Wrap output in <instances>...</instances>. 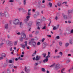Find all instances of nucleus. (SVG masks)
Masks as SVG:
<instances>
[{
    "label": "nucleus",
    "mask_w": 73,
    "mask_h": 73,
    "mask_svg": "<svg viewBox=\"0 0 73 73\" xmlns=\"http://www.w3.org/2000/svg\"><path fill=\"white\" fill-rule=\"evenodd\" d=\"M19 21L18 19H15L13 22V24L16 25H19Z\"/></svg>",
    "instance_id": "1"
},
{
    "label": "nucleus",
    "mask_w": 73,
    "mask_h": 73,
    "mask_svg": "<svg viewBox=\"0 0 73 73\" xmlns=\"http://www.w3.org/2000/svg\"><path fill=\"white\" fill-rule=\"evenodd\" d=\"M40 58H41V56H38V55H37L36 56V58L34 57L33 58V60H36V61H38L40 59Z\"/></svg>",
    "instance_id": "2"
},
{
    "label": "nucleus",
    "mask_w": 73,
    "mask_h": 73,
    "mask_svg": "<svg viewBox=\"0 0 73 73\" xmlns=\"http://www.w3.org/2000/svg\"><path fill=\"white\" fill-rule=\"evenodd\" d=\"M25 44H23L21 45L22 47L24 49H25V47H27V45L28 44V43L27 41H25Z\"/></svg>",
    "instance_id": "3"
},
{
    "label": "nucleus",
    "mask_w": 73,
    "mask_h": 73,
    "mask_svg": "<svg viewBox=\"0 0 73 73\" xmlns=\"http://www.w3.org/2000/svg\"><path fill=\"white\" fill-rule=\"evenodd\" d=\"M22 37L25 39L26 38V34L24 33H22L21 34Z\"/></svg>",
    "instance_id": "4"
},
{
    "label": "nucleus",
    "mask_w": 73,
    "mask_h": 73,
    "mask_svg": "<svg viewBox=\"0 0 73 73\" xmlns=\"http://www.w3.org/2000/svg\"><path fill=\"white\" fill-rule=\"evenodd\" d=\"M60 66L59 65V64H58L56 66V67H55V69L56 70L58 69H59V68H60Z\"/></svg>",
    "instance_id": "5"
},
{
    "label": "nucleus",
    "mask_w": 73,
    "mask_h": 73,
    "mask_svg": "<svg viewBox=\"0 0 73 73\" xmlns=\"http://www.w3.org/2000/svg\"><path fill=\"white\" fill-rule=\"evenodd\" d=\"M32 45H33V47H35L36 45V42L35 41H33Z\"/></svg>",
    "instance_id": "6"
},
{
    "label": "nucleus",
    "mask_w": 73,
    "mask_h": 73,
    "mask_svg": "<svg viewBox=\"0 0 73 73\" xmlns=\"http://www.w3.org/2000/svg\"><path fill=\"white\" fill-rule=\"evenodd\" d=\"M48 59H47L46 58L44 59L43 61V62L44 63H46L48 62Z\"/></svg>",
    "instance_id": "7"
},
{
    "label": "nucleus",
    "mask_w": 73,
    "mask_h": 73,
    "mask_svg": "<svg viewBox=\"0 0 73 73\" xmlns=\"http://www.w3.org/2000/svg\"><path fill=\"white\" fill-rule=\"evenodd\" d=\"M5 15L6 17L7 18L9 17V15L7 12H6L5 13Z\"/></svg>",
    "instance_id": "8"
},
{
    "label": "nucleus",
    "mask_w": 73,
    "mask_h": 73,
    "mask_svg": "<svg viewBox=\"0 0 73 73\" xmlns=\"http://www.w3.org/2000/svg\"><path fill=\"white\" fill-rule=\"evenodd\" d=\"M21 58V56H19V57L18 58H17L15 59V60L16 61H18V59L19 60H23V58Z\"/></svg>",
    "instance_id": "9"
},
{
    "label": "nucleus",
    "mask_w": 73,
    "mask_h": 73,
    "mask_svg": "<svg viewBox=\"0 0 73 73\" xmlns=\"http://www.w3.org/2000/svg\"><path fill=\"white\" fill-rule=\"evenodd\" d=\"M25 70L27 72V73H29V69H27V68L26 67H25Z\"/></svg>",
    "instance_id": "10"
},
{
    "label": "nucleus",
    "mask_w": 73,
    "mask_h": 73,
    "mask_svg": "<svg viewBox=\"0 0 73 73\" xmlns=\"http://www.w3.org/2000/svg\"><path fill=\"white\" fill-rule=\"evenodd\" d=\"M29 21V19H25L24 20V21L25 23H26V25L27 26V25H28V22Z\"/></svg>",
    "instance_id": "11"
},
{
    "label": "nucleus",
    "mask_w": 73,
    "mask_h": 73,
    "mask_svg": "<svg viewBox=\"0 0 73 73\" xmlns=\"http://www.w3.org/2000/svg\"><path fill=\"white\" fill-rule=\"evenodd\" d=\"M63 18L64 19H67V16L66 15L62 14Z\"/></svg>",
    "instance_id": "12"
},
{
    "label": "nucleus",
    "mask_w": 73,
    "mask_h": 73,
    "mask_svg": "<svg viewBox=\"0 0 73 73\" xmlns=\"http://www.w3.org/2000/svg\"><path fill=\"white\" fill-rule=\"evenodd\" d=\"M20 27L21 28L23 27V24L22 22H21L19 23Z\"/></svg>",
    "instance_id": "13"
},
{
    "label": "nucleus",
    "mask_w": 73,
    "mask_h": 73,
    "mask_svg": "<svg viewBox=\"0 0 73 73\" xmlns=\"http://www.w3.org/2000/svg\"><path fill=\"white\" fill-rule=\"evenodd\" d=\"M18 42V40H17L14 42V45L15 46L17 45V44Z\"/></svg>",
    "instance_id": "14"
},
{
    "label": "nucleus",
    "mask_w": 73,
    "mask_h": 73,
    "mask_svg": "<svg viewBox=\"0 0 73 73\" xmlns=\"http://www.w3.org/2000/svg\"><path fill=\"white\" fill-rule=\"evenodd\" d=\"M1 56L3 57H6V54L5 53H3L1 54Z\"/></svg>",
    "instance_id": "15"
},
{
    "label": "nucleus",
    "mask_w": 73,
    "mask_h": 73,
    "mask_svg": "<svg viewBox=\"0 0 73 73\" xmlns=\"http://www.w3.org/2000/svg\"><path fill=\"white\" fill-rule=\"evenodd\" d=\"M32 23H33V22L32 21H30L28 24V25L29 26H31V25H32Z\"/></svg>",
    "instance_id": "16"
},
{
    "label": "nucleus",
    "mask_w": 73,
    "mask_h": 73,
    "mask_svg": "<svg viewBox=\"0 0 73 73\" xmlns=\"http://www.w3.org/2000/svg\"><path fill=\"white\" fill-rule=\"evenodd\" d=\"M19 40L21 41V42H22L23 40V37H21L19 38Z\"/></svg>",
    "instance_id": "17"
},
{
    "label": "nucleus",
    "mask_w": 73,
    "mask_h": 73,
    "mask_svg": "<svg viewBox=\"0 0 73 73\" xmlns=\"http://www.w3.org/2000/svg\"><path fill=\"white\" fill-rule=\"evenodd\" d=\"M41 24V23L40 22H38L36 23V24L37 26H38L40 24Z\"/></svg>",
    "instance_id": "18"
},
{
    "label": "nucleus",
    "mask_w": 73,
    "mask_h": 73,
    "mask_svg": "<svg viewBox=\"0 0 73 73\" xmlns=\"http://www.w3.org/2000/svg\"><path fill=\"white\" fill-rule=\"evenodd\" d=\"M7 73H11V71L9 69H7Z\"/></svg>",
    "instance_id": "19"
},
{
    "label": "nucleus",
    "mask_w": 73,
    "mask_h": 73,
    "mask_svg": "<svg viewBox=\"0 0 73 73\" xmlns=\"http://www.w3.org/2000/svg\"><path fill=\"white\" fill-rule=\"evenodd\" d=\"M61 2H59L57 3V5L59 6L60 7L61 4Z\"/></svg>",
    "instance_id": "20"
},
{
    "label": "nucleus",
    "mask_w": 73,
    "mask_h": 73,
    "mask_svg": "<svg viewBox=\"0 0 73 73\" xmlns=\"http://www.w3.org/2000/svg\"><path fill=\"white\" fill-rule=\"evenodd\" d=\"M32 42H33L32 41V40H30L29 41V45L32 44Z\"/></svg>",
    "instance_id": "21"
},
{
    "label": "nucleus",
    "mask_w": 73,
    "mask_h": 73,
    "mask_svg": "<svg viewBox=\"0 0 73 73\" xmlns=\"http://www.w3.org/2000/svg\"><path fill=\"white\" fill-rule=\"evenodd\" d=\"M23 8H19L18 9V10L19 11H21L22 10H23Z\"/></svg>",
    "instance_id": "22"
},
{
    "label": "nucleus",
    "mask_w": 73,
    "mask_h": 73,
    "mask_svg": "<svg viewBox=\"0 0 73 73\" xmlns=\"http://www.w3.org/2000/svg\"><path fill=\"white\" fill-rule=\"evenodd\" d=\"M41 70L43 72H45V69L43 68H42Z\"/></svg>",
    "instance_id": "23"
},
{
    "label": "nucleus",
    "mask_w": 73,
    "mask_h": 73,
    "mask_svg": "<svg viewBox=\"0 0 73 73\" xmlns=\"http://www.w3.org/2000/svg\"><path fill=\"white\" fill-rule=\"evenodd\" d=\"M5 15L4 13H0V16H3Z\"/></svg>",
    "instance_id": "24"
},
{
    "label": "nucleus",
    "mask_w": 73,
    "mask_h": 73,
    "mask_svg": "<svg viewBox=\"0 0 73 73\" xmlns=\"http://www.w3.org/2000/svg\"><path fill=\"white\" fill-rule=\"evenodd\" d=\"M4 44V43L3 42H1L0 44V48H1L2 46H3Z\"/></svg>",
    "instance_id": "25"
},
{
    "label": "nucleus",
    "mask_w": 73,
    "mask_h": 73,
    "mask_svg": "<svg viewBox=\"0 0 73 73\" xmlns=\"http://www.w3.org/2000/svg\"><path fill=\"white\" fill-rule=\"evenodd\" d=\"M38 4L39 5H41V1H39L38 2Z\"/></svg>",
    "instance_id": "26"
},
{
    "label": "nucleus",
    "mask_w": 73,
    "mask_h": 73,
    "mask_svg": "<svg viewBox=\"0 0 73 73\" xmlns=\"http://www.w3.org/2000/svg\"><path fill=\"white\" fill-rule=\"evenodd\" d=\"M8 27V24H7L5 26V28L6 29H7Z\"/></svg>",
    "instance_id": "27"
},
{
    "label": "nucleus",
    "mask_w": 73,
    "mask_h": 73,
    "mask_svg": "<svg viewBox=\"0 0 73 73\" xmlns=\"http://www.w3.org/2000/svg\"><path fill=\"white\" fill-rule=\"evenodd\" d=\"M23 4L24 5H26V0H23Z\"/></svg>",
    "instance_id": "28"
},
{
    "label": "nucleus",
    "mask_w": 73,
    "mask_h": 73,
    "mask_svg": "<svg viewBox=\"0 0 73 73\" xmlns=\"http://www.w3.org/2000/svg\"><path fill=\"white\" fill-rule=\"evenodd\" d=\"M49 5H50V7H52V3H49Z\"/></svg>",
    "instance_id": "29"
},
{
    "label": "nucleus",
    "mask_w": 73,
    "mask_h": 73,
    "mask_svg": "<svg viewBox=\"0 0 73 73\" xmlns=\"http://www.w3.org/2000/svg\"><path fill=\"white\" fill-rule=\"evenodd\" d=\"M38 21H39L40 22V23H42V21H43L42 20V19H38Z\"/></svg>",
    "instance_id": "30"
},
{
    "label": "nucleus",
    "mask_w": 73,
    "mask_h": 73,
    "mask_svg": "<svg viewBox=\"0 0 73 73\" xmlns=\"http://www.w3.org/2000/svg\"><path fill=\"white\" fill-rule=\"evenodd\" d=\"M46 53H43L42 54V55L44 57H45V56H46Z\"/></svg>",
    "instance_id": "31"
},
{
    "label": "nucleus",
    "mask_w": 73,
    "mask_h": 73,
    "mask_svg": "<svg viewBox=\"0 0 73 73\" xmlns=\"http://www.w3.org/2000/svg\"><path fill=\"white\" fill-rule=\"evenodd\" d=\"M46 20V18L44 17H43L42 20L43 21H45Z\"/></svg>",
    "instance_id": "32"
},
{
    "label": "nucleus",
    "mask_w": 73,
    "mask_h": 73,
    "mask_svg": "<svg viewBox=\"0 0 73 73\" xmlns=\"http://www.w3.org/2000/svg\"><path fill=\"white\" fill-rule=\"evenodd\" d=\"M69 42L70 44H72V42L71 40H70L69 41Z\"/></svg>",
    "instance_id": "33"
},
{
    "label": "nucleus",
    "mask_w": 73,
    "mask_h": 73,
    "mask_svg": "<svg viewBox=\"0 0 73 73\" xmlns=\"http://www.w3.org/2000/svg\"><path fill=\"white\" fill-rule=\"evenodd\" d=\"M31 17V16H27V17H26V18L27 19H28V20H29V18H30V17Z\"/></svg>",
    "instance_id": "34"
},
{
    "label": "nucleus",
    "mask_w": 73,
    "mask_h": 73,
    "mask_svg": "<svg viewBox=\"0 0 73 73\" xmlns=\"http://www.w3.org/2000/svg\"><path fill=\"white\" fill-rule=\"evenodd\" d=\"M14 62V60H13V61L11 60H9V62L10 63H12L13 62Z\"/></svg>",
    "instance_id": "35"
},
{
    "label": "nucleus",
    "mask_w": 73,
    "mask_h": 73,
    "mask_svg": "<svg viewBox=\"0 0 73 73\" xmlns=\"http://www.w3.org/2000/svg\"><path fill=\"white\" fill-rule=\"evenodd\" d=\"M59 45L60 46H62V42H59Z\"/></svg>",
    "instance_id": "36"
},
{
    "label": "nucleus",
    "mask_w": 73,
    "mask_h": 73,
    "mask_svg": "<svg viewBox=\"0 0 73 73\" xmlns=\"http://www.w3.org/2000/svg\"><path fill=\"white\" fill-rule=\"evenodd\" d=\"M9 43H10V42L9 41V40H7V41L6 43H7V45L9 44Z\"/></svg>",
    "instance_id": "37"
},
{
    "label": "nucleus",
    "mask_w": 73,
    "mask_h": 73,
    "mask_svg": "<svg viewBox=\"0 0 73 73\" xmlns=\"http://www.w3.org/2000/svg\"><path fill=\"white\" fill-rule=\"evenodd\" d=\"M72 10H69L68 11V13H72Z\"/></svg>",
    "instance_id": "38"
},
{
    "label": "nucleus",
    "mask_w": 73,
    "mask_h": 73,
    "mask_svg": "<svg viewBox=\"0 0 73 73\" xmlns=\"http://www.w3.org/2000/svg\"><path fill=\"white\" fill-rule=\"evenodd\" d=\"M29 37L31 38L32 37V34H29Z\"/></svg>",
    "instance_id": "39"
},
{
    "label": "nucleus",
    "mask_w": 73,
    "mask_h": 73,
    "mask_svg": "<svg viewBox=\"0 0 73 73\" xmlns=\"http://www.w3.org/2000/svg\"><path fill=\"white\" fill-rule=\"evenodd\" d=\"M50 57V56L49 55H48V56H46V58L47 59H48V58H49Z\"/></svg>",
    "instance_id": "40"
},
{
    "label": "nucleus",
    "mask_w": 73,
    "mask_h": 73,
    "mask_svg": "<svg viewBox=\"0 0 73 73\" xmlns=\"http://www.w3.org/2000/svg\"><path fill=\"white\" fill-rule=\"evenodd\" d=\"M14 1V0H9V2L10 3L13 2Z\"/></svg>",
    "instance_id": "41"
},
{
    "label": "nucleus",
    "mask_w": 73,
    "mask_h": 73,
    "mask_svg": "<svg viewBox=\"0 0 73 73\" xmlns=\"http://www.w3.org/2000/svg\"><path fill=\"white\" fill-rule=\"evenodd\" d=\"M38 64L37 62H35V66H38Z\"/></svg>",
    "instance_id": "42"
},
{
    "label": "nucleus",
    "mask_w": 73,
    "mask_h": 73,
    "mask_svg": "<svg viewBox=\"0 0 73 73\" xmlns=\"http://www.w3.org/2000/svg\"><path fill=\"white\" fill-rule=\"evenodd\" d=\"M56 29H57L56 27L55 26H54L53 28V29L54 30H56Z\"/></svg>",
    "instance_id": "43"
},
{
    "label": "nucleus",
    "mask_w": 73,
    "mask_h": 73,
    "mask_svg": "<svg viewBox=\"0 0 73 73\" xmlns=\"http://www.w3.org/2000/svg\"><path fill=\"white\" fill-rule=\"evenodd\" d=\"M39 33V31H36V32H35V34L36 35H37Z\"/></svg>",
    "instance_id": "44"
},
{
    "label": "nucleus",
    "mask_w": 73,
    "mask_h": 73,
    "mask_svg": "<svg viewBox=\"0 0 73 73\" xmlns=\"http://www.w3.org/2000/svg\"><path fill=\"white\" fill-rule=\"evenodd\" d=\"M34 17L35 18H36L37 17V15L36 14H35L34 15Z\"/></svg>",
    "instance_id": "45"
},
{
    "label": "nucleus",
    "mask_w": 73,
    "mask_h": 73,
    "mask_svg": "<svg viewBox=\"0 0 73 73\" xmlns=\"http://www.w3.org/2000/svg\"><path fill=\"white\" fill-rule=\"evenodd\" d=\"M64 70H65L64 68H62L61 70V72H63V71H64Z\"/></svg>",
    "instance_id": "46"
},
{
    "label": "nucleus",
    "mask_w": 73,
    "mask_h": 73,
    "mask_svg": "<svg viewBox=\"0 0 73 73\" xmlns=\"http://www.w3.org/2000/svg\"><path fill=\"white\" fill-rule=\"evenodd\" d=\"M46 29V26H44L42 28V29Z\"/></svg>",
    "instance_id": "47"
},
{
    "label": "nucleus",
    "mask_w": 73,
    "mask_h": 73,
    "mask_svg": "<svg viewBox=\"0 0 73 73\" xmlns=\"http://www.w3.org/2000/svg\"><path fill=\"white\" fill-rule=\"evenodd\" d=\"M69 45V43H66V46H68Z\"/></svg>",
    "instance_id": "48"
},
{
    "label": "nucleus",
    "mask_w": 73,
    "mask_h": 73,
    "mask_svg": "<svg viewBox=\"0 0 73 73\" xmlns=\"http://www.w3.org/2000/svg\"><path fill=\"white\" fill-rule=\"evenodd\" d=\"M56 38L57 39H59L60 38V36H57L56 37Z\"/></svg>",
    "instance_id": "49"
},
{
    "label": "nucleus",
    "mask_w": 73,
    "mask_h": 73,
    "mask_svg": "<svg viewBox=\"0 0 73 73\" xmlns=\"http://www.w3.org/2000/svg\"><path fill=\"white\" fill-rule=\"evenodd\" d=\"M54 64H53L52 65H51V66H50V68H51V67H52L54 66Z\"/></svg>",
    "instance_id": "50"
},
{
    "label": "nucleus",
    "mask_w": 73,
    "mask_h": 73,
    "mask_svg": "<svg viewBox=\"0 0 73 73\" xmlns=\"http://www.w3.org/2000/svg\"><path fill=\"white\" fill-rule=\"evenodd\" d=\"M40 42H38L37 43V45H40Z\"/></svg>",
    "instance_id": "51"
},
{
    "label": "nucleus",
    "mask_w": 73,
    "mask_h": 73,
    "mask_svg": "<svg viewBox=\"0 0 73 73\" xmlns=\"http://www.w3.org/2000/svg\"><path fill=\"white\" fill-rule=\"evenodd\" d=\"M70 62V60H67V61L66 62L67 63H68Z\"/></svg>",
    "instance_id": "52"
},
{
    "label": "nucleus",
    "mask_w": 73,
    "mask_h": 73,
    "mask_svg": "<svg viewBox=\"0 0 73 73\" xmlns=\"http://www.w3.org/2000/svg\"><path fill=\"white\" fill-rule=\"evenodd\" d=\"M37 29L40 30V28L39 27H38L37 28Z\"/></svg>",
    "instance_id": "53"
},
{
    "label": "nucleus",
    "mask_w": 73,
    "mask_h": 73,
    "mask_svg": "<svg viewBox=\"0 0 73 73\" xmlns=\"http://www.w3.org/2000/svg\"><path fill=\"white\" fill-rule=\"evenodd\" d=\"M44 40H45V38H43L42 40V42H44Z\"/></svg>",
    "instance_id": "54"
},
{
    "label": "nucleus",
    "mask_w": 73,
    "mask_h": 73,
    "mask_svg": "<svg viewBox=\"0 0 73 73\" xmlns=\"http://www.w3.org/2000/svg\"><path fill=\"white\" fill-rule=\"evenodd\" d=\"M67 4V2H64L62 4Z\"/></svg>",
    "instance_id": "55"
},
{
    "label": "nucleus",
    "mask_w": 73,
    "mask_h": 73,
    "mask_svg": "<svg viewBox=\"0 0 73 73\" xmlns=\"http://www.w3.org/2000/svg\"><path fill=\"white\" fill-rule=\"evenodd\" d=\"M59 54H60L61 55H62V52H59Z\"/></svg>",
    "instance_id": "56"
},
{
    "label": "nucleus",
    "mask_w": 73,
    "mask_h": 73,
    "mask_svg": "<svg viewBox=\"0 0 73 73\" xmlns=\"http://www.w3.org/2000/svg\"><path fill=\"white\" fill-rule=\"evenodd\" d=\"M26 47L27 48V49H29V46H27V47Z\"/></svg>",
    "instance_id": "57"
},
{
    "label": "nucleus",
    "mask_w": 73,
    "mask_h": 73,
    "mask_svg": "<svg viewBox=\"0 0 73 73\" xmlns=\"http://www.w3.org/2000/svg\"><path fill=\"white\" fill-rule=\"evenodd\" d=\"M28 15L29 16L31 15V13H29V12L28 13Z\"/></svg>",
    "instance_id": "58"
},
{
    "label": "nucleus",
    "mask_w": 73,
    "mask_h": 73,
    "mask_svg": "<svg viewBox=\"0 0 73 73\" xmlns=\"http://www.w3.org/2000/svg\"><path fill=\"white\" fill-rule=\"evenodd\" d=\"M24 56L23 55V54H21V57H23Z\"/></svg>",
    "instance_id": "59"
},
{
    "label": "nucleus",
    "mask_w": 73,
    "mask_h": 73,
    "mask_svg": "<svg viewBox=\"0 0 73 73\" xmlns=\"http://www.w3.org/2000/svg\"><path fill=\"white\" fill-rule=\"evenodd\" d=\"M3 59V57H0V60H2Z\"/></svg>",
    "instance_id": "60"
},
{
    "label": "nucleus",
    "mask_w": 73,
    "mask_h": 73,
    "mask_svg": "<svg viewBox=\"0 0 73 73\" xmlns=\"http://www.w3.org/2000/svg\"><path fill=\"white\" fill-rule=\"evenodd\" d=\"M17 34L19 35H20V32H18L17 33Z\"/></svg>",
    "instance_id": "61"
},
{
    "label": "nucleus",
    "mask_w": 73,
    "mask_h": 73,
    "mask_svg": "<svg viewBox=\"0 0 73 73\" xmlns=\"http://www.w3.org/2000/svg\"><path fill=\"white\" fill-rule=\"evenodd\" d=\"M42 3H45V0H43L42 1Z\"/></svg>",
    "instance_id": "62"
},
{
    "label": "nucleus",
    "mask_w": 73,
    "mask_h": 73,
    "mask_svg": "<svg viewBox=\"0 0 73 73\" xmlns=\"http://www.w3.org/2000/svg\"><path fill=\"white\" fill-rule=\"evenodd\" d=\"M71 33H73V29H72L71 30Z\"/></svg>",
    "instance_id": "63"
},
{
    "label": "nucleus",
    "mask_w": 73,
    "mask_h": 73,
    "mask_svg": "<svg viewBox=\"0 0 73 73\" xmlns=\"http://www.w3.org/2000/svg\"><path fill=\"white\" fill-rule=\"evenodd\" d=\"M55 19H56V20H57L58 19V17H57V16H56V17Z\"/></svg>",
    "instance_id": "64"
}]
</instances>
